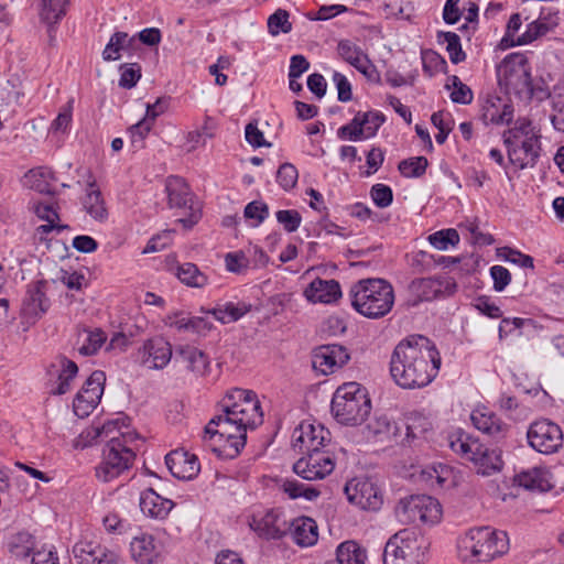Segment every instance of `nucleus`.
I'll list each match as a JSON object with an SVG mask.
<instances>
[{
  "mask_svg": "<svg viewBox=\"0 0 564 564\" xmlns=\"http://www.w3.org/2000/svg\"><path fill=\"white\" fill-rule=\"evenodd\" d=\"M216 414L204 429V441L212 442V451L220 458L237 457L247 442V430L263 421L257 394L251 390L231 389L218 403Z\"/></svg>",
  "mask_w": 564,
  "mask_h": 564,
  "instance_id": "nucleus-1",
  "label": "nucleus"
},
{
  "mask_svg": "<svg viewBox=\"0 0 564 564\" xmlns=\"http://www.w3.org/2000/svg\"><path fill=\"white\" fill-rule=\"evenodd\" d=\"M441 356L435 345L425 336L413 335L402 339L390 358V375L403 389H420L437 376Z\"/></svg>",
  "mask_w": 564,
  "mask_h": 564,
  "instance_id": "nucleus-2",
  "label": "nucleus"
},
{
  "mask_svg": "<svg viewBox=\"0 0 564 564\" xmlns=\"http://www.w3.org/2000/svg\"><path fill=\"white\" fill-rule=\"evenodd\" d=\"M349 296L355 311L371 319L389 314L395 300L392 284L379 278L359 280L351 285Z\"/></svg>",
  "mask_w": 564,
  "mask_h": 564,
  "instance_id": "nucleus-3",
  "label": "nucleus"
},
{
  "mask_svg": "<svg viewBox=\"0 0 564 564\" xmlns=\"http://www.w3.org/2000/svg\"><path fill=\"white\" fill-rule=\"evenodd\" d=\"M502 137L508 159L513 165L523 170L536 164L541 143L530 119H517L513 127L505 131Z\"/></svg>",
  "mask_w": 564,
  "mask_h": 564,
  "instance_id": "nucleus-4",
  "label": "nucleus"
},
{
  "mask_svg": "<svg viewBox=\"0 0 564 564\" xmlns=\"http://www.w3.org/2000/svg\"><path fill=\"white\" fill-rule=\"evenodd\" d=\"M330 409L338 423L356 426L364 423L369 416L371 400L361 384L347 382L335 391Z\"/></svg>",
  "mask_w": 564,
  "mask_h": 564,
  "instance_id": "nucleus-5",
  "label": "nucleus"
},
{
  "mask_svg": "<svg viewBox=\"0 0 564 564\" xmlns=\"http://www.w3.org/2000/svg\"><path fill=\"white\" fill-rule=\"evenodd\" d=\"M448 446L462 458L471 462L482 476H490L502 467L500 452L488 448L460 429L448 435Z\"/></svg>",
  "mask_w": 564,
  "mask_h": 564,
  "instance_id": "nucleus-6",
  "label": "nucleus"
},
{
  "mask_svg": "<svg viewBox=\"0 0 564 564\" xmlns=\"http://www.w3.org/2000/svg\"><path fill=\"white\" fill-rule=\"evenodd\" d=\"M429 540L416 529H403L393 534L383 550L384 564H421L425 560Z\"/></svg>",
  "mask_w": 564,
  "mask_h": 564,
  "instance_id": "nucleus-7",
  "label": "nucleus"
},
{
  "mask_svg": "<svg viewBox=\"0 0 564 564\" xmlns=\"http://www.w3.org/2000/svg\"><path fill=\"white\" fill-rule=\"evenodd\" d=\"M131 434L111 437L102 449L101 460L95 467L96 477L109 482L129 470L135 459L134 451L129 446Z\"/></svg>",
  "mask_w": 564,
  "mask_h": 564,
  "instance_id": "nucleus-8",
  "label": "nucleus"
},
{
  "mask_svg": "<svg viewBox=\"0 0 564 564\" xmlns=\"http://www.w3.org/2000/svg\"><path fill=\"white\" fill-rule=\"evenodd\" d=\"M498 76L499 84L505 85L509 93L520 98L531 99L534 96L539 98L542 95V88L538 91L534 89L528 62L522 56L505 58Z\"/></svg>",
  "mask_w": 564,
  "mask_h": 564,
  "instance_id": "nucleus-9",
  "label": "nucleus"
},
{
  "mask_svg": "<svg viewBox=\"0 0 564 564\" xmlns=\"http://www.w3.org/2000/svg\"><path fill=\"white\" fill-rule=\"evenodd\" d=\"M394 511L400 521L408 523L434 524L442 517L440 502L426 495H412L400 499Z\"/></svg>",
  "mask_w": 564,
  "mask_h": 564,
  "instance_id": "nucleus-10",
  "label": "nucleus"
},
{
  "mask_svg": "<svg viewBox=\"0 0 564 564\" xmlns=\"http://www.w3.org/2000/svg\"><path fill=\"white\" fill-rule=\"evenodd\" d=\"M165 191L170 208H176L186 215V217H182L177 221L187 229L196 225L200 219V210L199 207L195 205L194 195L184 178L180 176L167 177Z\"/></svg>",
  "mask_w": 564,
  "mask_h": 564,
  "instance_id": "nucleus-11",
  "label": "nucleus"
},
{
  "mask_svg": "<svg viewBox=\"0 0 564 564\" xmlns=\"http://www.w3.org/2000/svg\"><path fill=\"white\" fill-rule=\"evenodd\" d=\"M527 438L534 451L549 455L562 447L563 432L556 423L543 419L530 424Z\"/></svg>",
  "mask_w": 564,
  "mask_h": 564,
  "instance_id": "nucleus-12",
  "label": "nucleus"
},
{
  "mask_svg": "<svg viewBox=\"0 0 564 564\" xmlns=\"http://www.w3.org/2000/svg\"><path fill=\"white\" fill-rule=\"evenodd\" d=\"M105 382L106 375L104 371H93L73 400L75 415L84 419L95 410L101 400Z\"/></svg>",
  "mask_w": 564,
  "mask_h": 564,
  "instance_id": "nucleus-13",
  "label": "nucleus"
},
{
  "mask_svg": "<svg viewBox=\"0 0 564 564\" xmlns=\"http://www.w3.org/2000/svg\"><path fill=\"white\" fill-rule=\"evenodd\" d=\"M345 494L350 503L362 510L377 511L383 502L380 488L369 478H352L346 484Z\"/></svg>",
  "mask_w": 564,
  "mask_h": 564,
  "instance_id": "nucleus-14",
  "label": "nucleus"
},
{
  "mask_svg": "<svg viewBox=\"0 0 564 564\" xmlns=\"http://www.w3.org/2000/svg\"><path fill=\"white\" fill-rule=\"evenodd\" d=\"M334 468L335 462L327 451L304 454L293 465V471L306 480L323 479Z\"/></svg>",
  "mask_w": 564,
  "mask_h": 564,
  "instance_id": "nucleus-15",
  "label": "nucleus"
},
{
  "mask_svg": "<svg viewBox=\"0 0 564 564\" xmlns=\"http://www.w3.org/2000/svg\"><path fill=\"white\" fill-rule=\"evenodd\" d=\"M249 527L260 538L265 540H279L286 534L288 523L283 513L278 509H269L252 513Z\"/></svg>",
  "mask_w": 564,
  "mask_h": 564,
  "instance_id": "nucleus-16",
  "label": "nucleus"
},
{
  "mask_svg": "<svg viewBox=\"0 0 564 564\" xmlns=\"http://www.w3.org/2000/svg\"><path fill=\"white\" fill-rule=\"evenodd\" d=\"M329 435V431L322 424L314 425L303 422L293 432L292 446L302 454L323 452L321 448L326 446Z\"/></svg>",
  "mask_w": 564,
  "mask_h": 564,
  "instance_id": "nucleus-17",
  "label": "nucleus"
},
{
  "mask_svg": "<svg viewBox=\"0 0 564 564\" xmlns=\"http://www.w3.org/2000/svg\"><path fill=\"white\" fill-rule=\"evenodd\" d=\"M349 358L346 347L341 345H322L312 352V367L315 371L327 376L340 369Z\"/></svg>",
  "mask_w": 564,
  "mask_h": 564,
  "instance_id": "nucleus-18",
  "label": "nucleus"
},
{
  "mask_svg": "<svg viewBox=\"0 0 564 564\" xmlns=\"http://www.w3.org/2000/svg\"><path fill=\"white\" fill-rule=\"evenodd\" d=\"M47 286L48 283L45 280H37L28 284L21 306L23 316L37 318L48 311L51 302L46 295Z\"/></svg>",
  "mask_w": 564,
  "mask_h": 564,
  "instance_id": "nucleus-19",
  "label": "nucleus"
},
{
  "mask_svg": "<svg viewBox=\"0 0 564 564\" xmlns=\"http://www.w3.org/2000/svg\"><path fill=\"white\" fill-rule=\"evenodd\" d=\"M139 358L150 369H163L172 358L171 344L163 337L150 338L139 350Z\"/></svg>",
  "mask_w": 564,
  "mask_h": 564,
  "instance_id": "nucleus-20",
  "label": "nucleus"
},
{
  "mask_svg": "<svg viewBox=\"0 0 564 564\" xmlns=\"http://www.w3.org/2000/svg\"><path fill=\"white\" fill-rule=\"evenodd\" d=\"M165 464L170 473L181 480H191L195 478L200 470L197 456L184 449L170 452L165 456Z\"/></svg>",
  "mask_w": 564,
  "mask_h": 564,
  "instance_id": "nucleus-21",
  "label": "nucleus"
},
{
  "mask_svg": "<svg viewBox=\"0 0 564 564\" xmlns=\"http://www.w3.org/2000/svg\"><path fill=\"white\" fill-rule=\"evenodd\" d=\"M514 482L527 490L539 492L549 491L554 487L552 475L545 467H532L521 470L514 475Z\"/></svg>",
  "mask_w": 564,
  "mask_h": 564,
  "instance_id": "nucleus-22",
  "label": "nucleus"
},
{
  "mask_svg": "<svg viewBox=\"0 0 564 564\" xmlns=\"http://www.w3.org/2000/svg\"><path fill=\"white\" fill-rule=\"evenodd\" d=\"M487 536H489V527L470 529L457 541L458 557L464 562H476L478 550L482 549Z\"/></svg>",
  "mask_w": 564,
  "mask_h": 564,
  "instance_id": "nucleus-23",
  "label": "nucleus"
},
{
  "mask_svg": "<svg viewBox=\"0 0 564 564\" xmlns=\"http://www.w3.org/2000/svg\"><path fill=\"white\" fill-rule=\"evenodd\" d=\"M470 420L477 430L497 441L503 438L508 430V425L486 408L475 409Z\"/></svg>",
  "mask_w": 564,
  "mask_h": 564,
  "instance_id": "nucleus-24",
  "label": "nucleus"
},
{
  "mask_svg": "<svg viewBox=\"0 0 564 564\" xmlns=\"http://www.w3.org/2000/svg\"><path fill=\"white\" fill-rule=\"evenodd\" d=\"M443 283L435 278H419L411 281L408 286L410 297L408 304L416 306L421 302L432 301L442 293Z\"/></svg>",
  "mask_w": 564,
  "mask_h": 564,
  "instance_id": "nucleus-25",
  "label": "nucleus"
},
{
  "mask_svg": "<svg viewBox=\"0 0 564 564\" xmlns=\"http://www.w3.org/2000/svg\"><path fill=\"white\" fill-rule=\"evenodd\" d=\"M312 303H332L341 296L340 285L336 280L315 279L304 291Z\"/></svg>",
  "mask_w": 564,
  "mask_h": 564,
  "instance_id": "nucleus-26",
  "label": "nucleus"
},
{
  "mask_svg": "<svg viewBox=\"0 0 564 564\" xmlns=\"http://www.w3.org/2000/svg\"><path fill=\"white\" fill-rule=\"evenodd\" d=\"M513 108L497 96H489L481 105V120L485 124H502L512 120Z\"/></svg>",
  "mask_w": 564,
  "mask_h": 564,
  "instance_id": "nucleus-27",
  "label": "nucleus"
},
{
  "mask_svg": "<svg viewBox=\"0 0 564 564\" xmlns=\"http://www.w3.org/2000/svg\"><path fill=\"white\" fill-rule=\"evenodd\" d=\"M288 530L292 535L295 544L302 547L314 545L318 540V528L310 517H299L291 521Z\"/></svg>",
  "mask_w": 564,
  "mask_h": 564,
  "instance_id": "nucleus-28",
  "label": "nucleus"
},
{
  "mask_svg": "<svg viewBox=\"0 0 564 564\" xmlns=\"http://www.w3.org/2000/svg\"><path fill=\"white\" fill-rule=\"evenodd\" d=\"M74 557L79 564H106L113 556L107 549L93 541H80L73 546Z\"/></svg>",
  "mask_w": 564,
  "mask_h": 564,
  "instance_id": "nucleus-29",
  "label": "nucleus"
},
{
  "mask_svg": "<svg viewBox=\"0 0 564 564\" xmlns=\"http://www.w3.org/2000/svg\"><path fill=\"white\" fill-rule=\"evenodd\" d=\"M173 507L174 502L172 500L163 498L152 488H148L141 492V511L151 518L164 519Z\"/></svg>",
  "mask_w": 564,
  "mask_h": 564,
  "instance_id": "nucleus-30",
  "label": "nucleus"
},
{
  "mask_svg": "<svg viewBox=\"0 0 564 564\" xmlns=\"http://www.w3.org/2000/svg\"><path fill=\"white\" fill-rule=\"evenodd\" d=\"M509 550V539L505 531H495L489 528V536L478 550L476 562H490L497 556L506 554Z\"/></svg>",
  "mask_w": 564,
  "mask_h": 564,
  "instance_id": "nucleus-31",
  "label": "nucleus"
},
{
  "mask_svg": "<svg viewBox=\"0 0 564 564\" xmlns=\"http://www.w3.org/2000/svg\"><path fill=\"white\" fill-rule=\"evenodd\" d=\"M176 360H181L186 368L197 376H204L209 367V358L194 346H180L175 351Z\"/></svg>",
  "mask_w": 564,
  "mask_h": 564,
  "instance_id": "nucleus-32",
  "label": "nucleus"
},
{
  "mask_svg": "<svg viewBox=\"0 0 564 564\" xmlns=\"http://www.w3.org/2000/svg\"><path fill=\"white\" fill-rule=\"evenodd\" d=\"M130 551L134 561L140 564H152L158 555L154 538L150 534L133 538L130 543Z\"/></svg>",
  "mask_w": 564,
  "mask_h": 564,
  "instance_id": "nucleus-33",
  "label": "nucleus"
},
{
  "mask_svg": "<svg viewBox=\"0 0 564 564\" xmlns=\"http://www.w3.org/2000/svg\"><path fill=\"white\" fill-rule=\"evenodd\" d=\"M85 210L97 221H105L108 218V210L101 192L97 188L96 182L88 183L86 196L83 202Z\"/></svg>",
  "mask_w": 564,
  "mask_h": 564,
  "instance_id": "nucleus-34",
  "label": "nucleus"
},
{
  "mask_svg": "<svg viewBox=\"0 0 564 564\" xmlns=\"http://www.w3.org/2000/svg\"><path fill=\"white\" fill-rule=\"evenodd\" d=\"M366 551L355 541H345L336 549V558L326 564H365Z\"/></svg>",
  "mask_w": 564,
  "mask_h": 564,
  "instance_id": "nucleus-35",
  "label": "nucleus"
},
{
  "mask_svg": "<svg viewBox=\"0 0 564 564\" xmlns=\"http://www.w3.org/2000/svg\"><path fill=\"white\" fill-rule=\"evenodd\" d=\"M61 370L58 371L57 381L55 386L50 390L53 395H63L70 390V382L78 373V367L76 362L61 356L58 358Z\"/></svg>",
  "mask_w": 564,
  "mask_h": 564,
  "instance_id": "nucleus-36",
  "label": "nucleus"
},
{
  "mask_svg": "<svg viewBox=\"0 0 564 564\" xmlns=\"http://www.w3.org/2000/svg\"><path fill=\"white\" fill-rule=\"evenodd\" d=\"M550 97L554 113L551 117L553 127L561 132H564V80L557 83L552 93L542 90V95L539 99Z\"/></svg>",
  "mask_w": 564,
  "mask_h": 564,
  "instance_id": "nucleus-37",
  "label": "nucleus"
},
{
  "mask_svg": "<svg viewBox=\"0 0 564 564\" xmlns=\"http://www.w3.org/2000/svg\"><path fill=\"white\" fill-rule=\"evenodd\" d=\"M368 430L376 436L395 438L400 434V427L388 414H377L367 425Z\"/></svg>",
  "mask_w": 564,
  "mask_h": 564,
  "instance_id": "nucleus-38",
  "label": "nucleus"
},
{
  "mask_svg": "<svg viewBox=\"0 0 564 564\" xmlns=\"http://www.w3.org/2000/svg\"><path fill=\"white\" fill-rule=\"evenodd\" d=\"M250 311V305L246 303L227 302L223 306H218L209 311L214 317L223 324H228L240 319Z\"/></svg>",
  "mask_w": 564,
  "mask_h": 564,
  "instance_id": "nucleus-39",
  "label": "nucleus"
},
{
  "mask_svg": "<svg viewBox=\"0 0 564 564\" xmlns=\"http://www.w3.org/2000/svg\"><path fill=\"white\" fill-rule=\"evenodd\" d=\"M437 42L446 43V52L453 64H459L466 59V53L462 48L460 37L455 32L438 31L436 34Z\"/></svg>",
  "mask_w": 564,
  "mask_h": 564,
  "instance_id": "nucleus-40",
  "label": "nucleus"
},
{
  "mask_svg": "<svg viewBox=\"0 0 564 564\" xmlns=\"http://www.w3.org/2000/svg\"><path fill=\"white\" fill-rule=\"evenodd\" d=\"M34 547V538L28 532H19L9 544L11 555L18 560H26L31 554L33 555Z\"/></svg>",
  "mask_w": 564,
  "mask_h": 564,
  "instance_id": "nucleus-41",
  "label": "nucleus"
},
{
  "mask_svg": "<svg viewBox=\"0 0 564 564\" xmlns=\"http://www.w3.org/2000/svg\"><path fill=\"white\" fill-rule=\"evenodd\" d=\"M337 53L346 63L355 68L368 57V54L350 40H340L337 44Z\"/></svg>",
  "mask_w": 564,
  "mask_h": 564,
  "instance_id": "nucleus-42",
  "label": "nucleus"
},
{
  "mask_svg": "<svg viewBox=\"0 0 564 564\" xmlns=\"http://www.w3.org/2000/svg\"><path fill=\"white\" fill-rule=\"evenodd\" d=\"M68 0H42L41 20L52 26L66 14Z\"/></svg>",
  "mask_w": 564,
  "mask_h": 564,
  "instance_id": "nucleus-43",
  "label": "nucleus"
},
{
  "mask_svg": "<svg viewBox=\"0 0 564 564\" xmlns=\"http://www.w3.org/2000/svg\"><path fill=\"white\" fill-rule=\"evenodd\" d=\"M176 275L182 283L191 288H203L207 283V276L191 262L178 265Z\"/></svg>",
  "mask_w": 564,
  "mask_h": 564,
  "instance_id": "nucleus-44",
  "label": "nucleus"
},
{
  "mask_svg": "<svg viewBox=\"0 0 564 564\" xmlns=\"http://www.w3.org/2000/svg\"><path fill=\"white\" fill-rule=\"evenodd\" d=\"M51 174L52 172L46 167L32 169L24 176L25 184L39 193L51 194L52 189L48 181Z\"/></svg>",
  "mask_w": 564,
  "mask_h": 564,
  "instance_id": "nucleus-45",
  "label": "nucleus"
},
{
  "mask_svg": "<svg viewBox=\"0 0 564 564\" xmlns=\"http://www.w3.org/2000/svg\"><path fill=\"white\" fill-rule=\"evenodd\" d=\"M445 85L446 89H452L451 100L455 104L469 105L474 99L473 90L464 84L456 75H452Z\"/></svg>",
  "mask_w": 564,
  "mask_h": 564,
  "instance_id": "nucleus-46",
  "label": "nucleus"
},
{
  "mask_svg": "<svg viewBox=\"0 0 564 564\" xmlns=\"http://www.w3.org/2000/svg\"><path fill=\"white\" fill-rule=\"evenodd\" d=\"M355 116L359 119L361 128L365 129V135L367 139L375 137L379 128L386 121L384 115L380 111H358Z\"/></svg>",
  "mask_w": 564,
  "mask_h": 564,
  "instance_id": "nucleus-47",
  "label": "nucleus"
},
{
  "mask_svg": "<svg viewBox=\"0 0 564 564\" xmlns=\"http://www.w3.org/2000/svg\"><path fill=\"white\" fill-rule=\"evenodd\" d=\"M429 161L425 156H414L399 162L398 170L402 176L417 178L425 174Z\"/></svg>",
  "mask_w": 564,
  "mask_h": 564,
  "instance_id": "nucleus-48",
  "label": "nucleus"
},
{
  "mask_svg": "<svg viewBox=\"0 0 564 564\" xmlns=\"http://www.w3.org/2000/svg\"><path fill=\"white\" fill-rule=\"evenodd\" d=\"M107 337L101 329L85 332L83 344L77 350L83 356H93L101 348Z\"/></svg>",
  "mask_w": 564,
  "mask_h": 564,
  "instance_id": "nucleus-49",
  "label": "nucleus"
},
{
  "mask_svg": "<svg viewBox=\"0 0 564 564\" xmlns=\"http://www.w3.org/2000/svg\"><path fill=\"white\" fill-rule=\"evenodd\" d=\"M429 242L438 250H447L459 242V235L456 229H442L429 236Z\"/></svg>",
  "mask_w": 564,
  "mask_h": 564,
  "instance_id": "nucleus-50",
  "label": "nucleus"
},
{
  "mask_svg": "<svg viewBox=\"0 0 564 564\" xmlns=\"http://www.w3.org/2000/svg\"><path fill=\"white\" fill-rule=\"evenodd\" d=\"M284 492L291 498H305L307 500H314L319 496V490L314 487L305 486L297 480H285L283 482Z\"/></svg>",
  "mask_w": 564,
  "mask_h": 564,
  "instance_id": "nucleus-51",
  "label": "nucleus"
},
{
  "mask_svg": "<svg viewBox=\"0 0 564 564\" xmlns=\"http://www.w3.org/2000/svg\"><path fill=\"white\" fill-rule=\"evenodd\" d=\"M289 12L283 9H278L273 14L268 18V31L271 35L275 36L279 33H289L292 30V23L289 21Z\"/></svg>",
  "mask_w": 564,
  "mask_h": 564,
  "instance_id": "nucleus-52",
  "label": "nucleus"
},
{
  "mask_svg": "<svg viewBox=\"0 0 564 564\" xmlns=\"http://www.w3.org/2000/svg\"><path fill=\"white\" fill-rule=\"evenodd\" d=\"M243 216L248 220H252V226L258 227L269 216V207L261 200H252L245 207Z\"/></svg>",
  "mask_w": 564,
  "mask_h": 564,
  "instance_id": "nucleus-53",
  "label": "nucleus"
},
{
  "mask_svg": "<svg viewBox=\"0 0 564 564\" xmlns=\"http://www.w3.org/2000/svg\"><path fill=\"white\" fill-rule=\"evenodd\" d=\"M120 72L119 86L126 89L133 88L141 78V66L138 63L122 64Z\"/></svg>",
  "mask_w": 564,
  "mask_h": 564,
  "instance_id": "nucleus-54",
  "label": "nucleus"
},
{
  "mask_svg": "<svg viewBox=\"0 0 564 564\" xmlns=\"http://www.w3.org/2000/svg\"><path fill=\"white\" fill-rule=\"evenodd\" d=\"M423 70L429 76L445 70L447 63L445 58L434 51L422 53Z\"/></svg>",
  "mask_w": 564,
  "mask_h": 564,
  "instance_id": "nucleus-55",
  "label": "nucleus"
},
{
  "mask_svg": "<svg viewBox=\"0 0 564 564\" xmlns=\"http://www.w3.org/2000/svg\"><path fill=\"white\" fill-rule=\"evenodd\" d=\"M297 178L299 173L293 164L283 163L282 165H280L276 172V182L283 189H292L296 185Z\"/></svg>",
  "mask_w": 564,
  "mask_h": 564,
  "instance_id": "nucleus-56",
  "label": "nucleus"
},
{
  "mask_svg": "<svg viewBox=\"0 0 564 564\" xmlns=\"http://www.w3.org/2000/svg\"><path fill=\"white\" fill-rule=\"evenodd\" d=\"M337 137L341 140L359 141L367 139L365 129L361 128L359 119L356 116L347 124L341 126L337 130Z\"/></svg>",
  "mask_w": 564,
  "mask_h": 564,
  "instance_id": "nucleus-57",
  "label": "nucleus"
},
{
  "mask_svg": "<svg viewBox=\"0 0 564 564\" xmlns=\"http://www.w3.org/2000/svg\"><path fill=\"white\" fill-rule=\"evenodd\" d=\"M279 224H281L285 231L294 232L299 229L302 216L296 209H282L275 213Z\"/></svg>",
  "mask_w": 564,
  "mask_h": 564,
  "instance_id": "nucleus-58",
  "label": "nucleus"
},
{
  "mask_svg": "<svg viewBox=\"0 0 564 564\" xmlns=\"http://www.w3.org/2000/svg\"><path fill=\"white\" fill-rule=\"evenodd\" d=\"M370 196L376 206L379 208H386L392 204L393 192L390 186L378 183L375 184L370 189Z\"/></svg>",
  "mask_w": 564,
  "mask_h": 564,
  "instance_id": "nucleus-59",
  "label": "nucleus"
},
{
  "mask_svg": "<svg viewBox=\"0 0 564 564\" xmlns=\"http://www.w3.org/2000/svg\"><path fill=\"white\" fill-rule=\"evenodd\" d=\"M152 124L153 123H151L149 119L143 118L129 129L131 143L134 149L143 148V141L145 137L149 134Z\"/></svg>",
  "mask_w": 564,
  "mask_h": 564,
  "instance_id": "nucleus-60",
  "label": "nucleus"
},
{
  "mask_svg": "<svg viewBox=\"0 0 564 564\" xmlns=\"http://www.w3.org/2000/svg\"><path fill=\"white\" fill-rule=\"evenodd\" d=\"M124 42L123 35H117L115 32L107 43L105 50L102 51V58L106 62L118 61L121 55L120 52L123 51L122 43Z\"/></svg>",
  "mask_w": 564,
  "mask_h": 564,
  "instance_id": "nucleus-61",
  "label": "nucleus"
},
{
  "mask_svg": "<svg viewBox=\"0 0 564 564\" xmlns=\"http://www.w3.org/2000/svg\"><path fill=\"white\" fill-rule=\"evenodd\" d=\"M226 269L232 273H243L249 267V260L243 252H229L225 257Z\"/></svg>",
  "mask_w": 564,
  "mask_h": 564,
  "instance_id": "nucleus-62",
  "label": "nucleus"
},
{
  "mask_svg": "<svg viewBox=\"0 0 564 564\" xmlns=\"http://www.w3.org/2000/svg\"><path fill=\"white\" fill-rule=\"evenodd\" d=\"M333 82L337 88L338 100L341 102L350 101L352 99V90L348 78L344 74L335 70L333 74Z\"/></svg>",
  "mask_w": 564,
  "mask_h": 564,
  "instance_id": "nucleus-63",
  "label": "nucleus"
},
{
  "mask_svg": "<svg viewBox=\"0 0 564 564\" xmlns=\"http://www.w3.org/2000/svg\"><path fill=\"white\" fill-rule=\"evenodd\" d=\"M490 275L494 280V290L497 292L503 291L511 281L509 270L502 265H494L490 268Z\"/></svg>",
  "mask_w": 564,
  "mask_h": 564,
  "instance_id": "nucleus-64",
  "label": "nucleus"
}]
</instances>
